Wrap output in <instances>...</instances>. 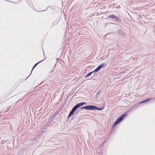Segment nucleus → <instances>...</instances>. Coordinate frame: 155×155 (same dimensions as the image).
<instances>
[{"label":"nucleus","instance_id":"1","mask_svg":"<svg viewBox=\"0 0 155 155\" xmlns=\"http://www.w3.org/2000/svg\"><path fill=\"white\" fill-rule=\"evenodd\" d=\"M86 104V102H81L76 104V105L72 108L71 110L69 112L67 119H69V118L71 116H74V113L76 110L84 105L85 104Z\"/></svg>","mask_w":155,"mask_h":155},{"label":"nucleus","instance_id":"2","mask_svg":"<svg viewBox=\"0 0 155 155\" xmlns=\"http://www.w3.org/2000/svg\"><path fill=\"white\" fill-rule=\"evenodd\" d=\"M127 116V113H125L124 114L120 115L117 119L115 121L113 124L112 126H116L118 125L123 120H124V118L125 117Z\"/></svg>","mask_w":155,"mask_h":155},{"label":"nucleus","instance_id":"3","mask_svg":"<svg viewBox=\"0 0 155 155\" xmlns=\"http://www.w3.org/2000/svg\"><path fill=\"white\" fill-rule=\"evenodd\" d=\"M107 18L111 19L114 21H116L118 22H120L121 20L118 17L114 15H109Z\"/></svg>","mask_w":155,"mask_h":155},{"label":"nucleus","instance_id":"4","mask_svg":"<svg viewBox=\"0 0 155 155\" xmlns=\"http://www.w3.org/2000/svg\"><path fill=\"white\" fill-rule=\"evenodd\" d=\"M104 107H102L101 108H99L93 105H91V110H101L104 109Z\"/></svg>","mask_w":155,"mask_h":155},{"label":"nucleus","instance_id":"5","mask_svg":"<svg viewBox=\"0 0 155 155\" xmlns=\"http://www.w3.org/2000/svg\"><path fill=\"white\" fill-rule=\"evenodd\" d=\"M106 64L104 63H102L99 65L96 68L95 71H98L101 69L103 68H104Z\"/></svg>","mask_w":155,"mask_h":155},{"label":"nucleus","instance_id":"6","mask_svg":"<svg viewBox=\"0 0 155 155\" xmlns=\"http://www.w3.org/2000/svg\"><path fill=\"white\" fill-rule=\"evenodd\" d=\"M125 30L124 29H120L118 30V33L121 36H124L125 35Z\"/></svg>","mask_w":155,"mask_h":155},{"label":"nucleus","instance_id":"7","mask_svg":"<svg viewBox=\"0 0 155 155\" xmlns=\"http://www.w3.org/2000/svg\"><path fill=\"white\" fill-rule=\"evenodd\" d=\"M58 111H56L55 112L54 114L50 117L49 120V121L51 122L52 120L56 117L58 114Z\"/></svg>","mask_w":155,"mask_h":155},{"label":"nucleus","instance_id":"8","mask_svg":"<svg viewBox=\"0 0 155 155\" xmlns=\"http://www.w3.org/2000/svg\"><path fill=\"white\" fill-rule=\"evenodd\" d=\"M45 59V58L44 59H43V60H41V61H39L38 63H36L34 65V66H33V67L32 68V70H31V71L30 74V75L28 76V77L26 79H25V80H26L30 76V74H31L32 73V71L38 65V64H39V63H41V62L43 61Z\"/></svg>","mask_w":155,"mask_h":155},{"label":"nucleus","instance_id":"9","mask_svg":"<svg viewBox=\"0 0 155 155\" xmlns=\"http://www.w3.org/2000/svg\"><path fill=\"white\" fill-rule=\"evenodd\" d=\"M91 105L84 106L81 108V109H85L87 110H91Z\"/></svg>","mask_w":155,"mask_h":155},{"label":"nucleus","instance_id":"10","mask_svg":"<svg viewBox=\"0 0 155 155\" xmlns=\"http://www.w3.org/2000/svg\"><path fill=\"white\" fill-rule=\"evenodd\" d=\"M101 91H99L97 93L96 95V98H97L99 96V95L101 94Z\"/></svg>","mask_w":155,"mask_h":155},{"label":"nucleus","instance_id":"11","mask_svg":"<svg viewBox=\"0 0 155 155\" xmlns=\"http://www.w3.org/2000/svg\"><path fill=\"white\" fill-rule=\"evenodd\" d=\"M92 74V73L90 72L88 73L85 76V78H87Z\"/></svg>","mask_w":155,"mask_h":155},{"label":"nucleus","instance_id":"12","mask_svg":"<svg viewBox=\"0 0 155 155\" xmlns=\"http://www.w3.org/2000/svg\"><path fill=\"white\" fill-rule=\"evenodd\" d=\"M143 103H145L144 102V100L140 101H139V102H137L136 104L137 103L138 104H137V105L138 104H143Z\"/></svg>","mask_w":155,"mask_h":155},{"label":"nucleus","instance_id":"13","mask_svg":"<svg viewBox=\"0 0 155 155\" xmlns=\"http://www.w3.org/2000/svg\"><path fill=\"white\" fill-rule=\"evenodd\" d=\"M151 99V98H147V99L144 100V103H146V102H148V101H149Z\"/></svg>","mask_w":155,"mask_h":155},{"label":"nucleus","instance_id":"14","mask_svg":"<svg viewBox=\"0 0 155 155\" xmlns=\"http://www.w3.org/2000/svg\"><path fill=\"white\" fill-rule=\"evenodd\" d=\"M95 70H96V69H95L94 71H91V72L92 73V74L93 73H94V72H97V71H95ZM95 73H94V76H95Z\"/></svg>","mask_w":155,"mask_h":155},{"label":"nucleus","instance_id":"15","mask_svg":"<svg viewBox=\"0 0 155 155\" xmlns=\"http://www.w3.org/2000/svg\"><path fill=\"white\" fill-rule=\"evenodd\" d=\"M43 82H44V81H43V82H41V83H40L39 85H38V86H36V87H35V88L37 87H38V86L40 85H41V84L42 83H43Z\"/></svg>","mask_w":155,"mask_h":155},{"label":"nucleus","instance_id":"16","mask_svg":"<svg viewBox=\"0 0 155 155\" xmlns=\"http://www.w3.org/2000/svg\"><path fill=\"white\" fill-rule=\"evenodd\" d=\"M21 99H20L19 100H18L17 101V103H18V102H20V101H21Z\"/></svg>","mask_w":155,"mask_h":155},{"label":"nucleus","instance_id":"17","mask_svg":"<svg viewBox=\"0 0 155 155\" xmlns=\"http://www.w3.org/2000/svg\"><path fill=\"white\" fill-rule=\"evenodd\" d=\"M56 124H55V125H57V123H56Z\"/></svg>","mask_w":155,"mask_h":155}]
</instances>
